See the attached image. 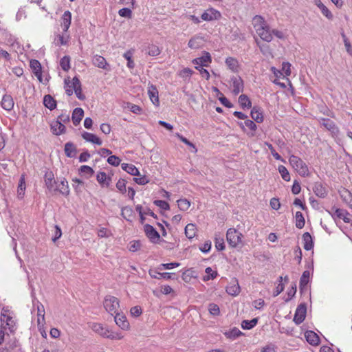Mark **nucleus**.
<instances>
[{"label": "nucleus", "instance_id": "nucleus-13", "mask_svg": "<svg viewBox=\"0 0 352 352\" xmlns=\"http://www.w3.org/2000/svg\"><path fill=\"white\" fill-rule=\"evenodd\" d=\"M204 38L199 35H195L188 41V45L191 49H199L204 45Z\"/></svg>", "mask_w": 352, "mask_h": 352}, {"label": "nucleus", "instance_id": "nucleus-46", "mask_svg": "<svg viewBox=\"0 0 352 352\" xmlns=\"http://www.w3.org/2000/svg\"><path fill=\"white\" fill-rule=\"evenodd\" d=\"M133 211L130 207H124L122 209V216L127 221H131V218L133 217Z\"/></svg>", "mask_w": 352, "mask_h": 352}, {"label": "nucleus", "instance_id": "nucleus-36", "mask_svg": "<svg viewBox=\"0 0 352 352\" xmlns=\"http://www.w3.org/2000/svg\"><path fill=\"white\" fill-rule=\"evenodd\" d=\"M52 129L54 134L60 135L65 132V126L61 122L56 121L55 123L52 124Z\"/></svg>", "mask_w": 352, "mask_h": 352}, {"label": "nucleus", "instance_id": "nucleus-32", "mask_svg": "<svg viewBox=\"0 0 352 352\" xmlns=\"http://www.w3.org/2000/svg\"><path fill=\"white\" fill-rule=\"evenodd\" d=\"M148 94L153 104L159 103L158 91L155 86L151 85L148 87Z\"/></svg>", "mask_w": 352, "mask_h": 352}, {"label": "nucleus", "instance_id": "nucleus-29", "mask_svg": "<svg viewBox=\"0 0 352 352\" xmlns=\"http://www.w3.org/2000/svg\"><path fill=\"white\" fill-rule=\"evenodd\" d=\"M252 118L257 123H261L263 121V116L260 109L257 107H254L251 111Z\"/></svg>", "mask_w": 352, "mask_h": 352}, {"label": "nucleus", "instance_id": "nucleus-33", "mask_svg": "<svg viewBox=\"0 0 352 352\" xmlns=\"http://www.w3.org/2000/svg\"><path fill=\"white\" fill-rule=\"evenodd\" d=\"M226 64L228 67L234 72H236L239 68L238 60L232 57H228L226 59Z\"/></svg>", "mask_w": 352, "mask_h": 352}, {"label": "nucleus", "instance_id": "nucleus-8", "mask_svg": "<svg viewBox=\"0 0 352 352\" xmlns=\"http://www.w3.org/2000/svg\"><path fill=\"white\" fill-rule=\"evenodd\" d=\"M114 315V320L116 324L122 330H128L129 329V322L127 321L126 316L121 314L120 311Z\"/></svg>", "mask_w": 352, "mask_h": 352}, {"label": "nucleus", "instance_id": "nucleus-10", "mask_svg": "<svg viewBox=\"0 0 352 352\" xmlns=\"http://www.w3.org/2000/svg\"><path fill=\"white\" fill-rule=\"evenodd\" d=\"M212 61L210 54L205 52L204 55L197 58L192 60L193 64L196 65L195 67H207Z\"/></svg>", "mask_w": 352, "mask_h": 352}, {"label": "nucleus", "instance_id": "nucleus-42", "mask_svg": "<svg viewBox=\"0 0 352 352\" xmlns=\"http://www.w3.org/2000/svg\"><path fill=\"white\" fill-rule=\"evenodd\" d=\"M314 192L319 197H324L327 195L326 189L320 184L314 186Z\"/></svg>", "mask_w": 352, "mask_h": 352}, {"label": "nucleus", "instance_id": "nucleus-53", "mask_svg": "<svg viewBox=\"0 0 352 352\" xmlns=\"http://www.w3.org/2000/svg\"><path fill=\"white\" fill-rule=\"evenodd\" d=\"M206 273L208 274L207 276L204 277L205 280H208L210 279H214L217 276V272L213 271L211 267H208L206 269Z\"/></svg>", "mask_w": 352, "mask_h": 352}, {"label": "nucleus", "instance_id": "nucleus-59", "mask_svg": "<svg viewBox=\"0 0 352 352\" xmlns=\"http://www.w3.org/2000/svg\"><path fill=\"white\" fill-rule=\"evenodd\" d=\"M124 336L120 332H113L109 330L108 333V338L111 340H122Z\"/></svg>", "mask_w": 352, "mask_h": 352}, {"label": "nucleus", "instance_id": "nucleus-52", "mask_svg": "<svg viewBox=\"0 0 352 352\" xmlns=\"http://www.w3.org/2000/svg\"><path fill=\"white\" fill-rule=\"evenodd\" d=\"M180 265L179 263H162L158 267V270H170Z\"/></svg>", "mask_w": 352, "mask_h": 352}, {"label": "nucleus", "instance_id": "nucleus-43", "mask_svg": "<svg viewBox=\"0 0 352 352\" xmlns=\"http://www.w3.org/2000/svg\"><path fill=\"white\" fill-rule=\"evenodd\" d=\"M310 277V272L309 270H305L303 272L300 279V288L302 289L304 287H305L307 283H309Z\"/></svg>", "mask_w": 352, "mask_h": 352}, {"label": "nucleus", "instance_id": "nucleus-24", "mask_svg": "<svg viewBox=\"0 0 352 352\" xmlns=\"http://www.w3.org/2000/svg\"><path fill=\"white\" fill-rule=\"evenodd\" d=\"M93 64L102 69H107V66L108 65L106 59L100 55H95L92 59Z\"/></svg>", "mask_w": 352, "mask_h": 352}, {"label": "nucleus", "instance_id": "nucleus-56", "mask_svg": "<svg viewBox=\"0 0 352 352\" xmlns=\"http://www.w3.org/2000/svg\"><path fill=\"white\" fill-rule=\"evenodd\" d=\"M120 162V159L116 155H110L107 159V162L114 166H118Z\"/></svg>", "mask_w": 352, "mask_h": 352}, {"label": "nucleus", "instance_id": "nucleus-17", "mask_svg": "<svg viewBox=\"0 0 352 352\" xmlns=\"http://www.w3.org/2000/svg\"><path fill=\"white\" fill-rule=\"evenodd\" d=\"M307 341L311 345L316 346L320 342V338L317 333L313 331H307L305 333Z\"/></svg>", "mask_w": 352, "mask_h": 352}, {"label": "nucleus", "instance_id": "nucleus-20", "mask_svg": "<svg viewBox=\"0 0 352 352\" xmlns=\"http://www.w3.org/2000/svg\"><path fill=\"white\" fill-rule=\"evenodd\" d=\"M83 116H84L83 109L80 107L76 108L73 111L72 117L73 124L75 126H77L78 124H79V123L80 122V121L82 120V119L83 118Z\"/></svg>", "mask_w": 352, "mask_h": 352}, {"label": "nucleus", "instance_id": "nucleus-39", "mask_svg": "<svg viewBox=\"0 0 352 352\" xmlns=\"http://www.w3.org/2000/svg\"><path fill=\"white\" fill-rule=\"evenodd\" d=\"M239 102L242 108H250L252 107V102L249 98L245 95L242 94L239 98Z\"/></svg>", "mask_w": 352, "mask_h": 352}, {"label": "nucleus", "instance_id": "nucleus-50", "mask_svg": "<svg viewBox=\"0 0 352 352\" xmlns=\"http://www.w3.org/2000/svg\"><path fill=\"white\" fill-rule=\"evenodd\" d=\"M80 171L82 174L85 175L87 177H91L94 173V170L89 166L83 165L80 168Z\"/></svg>", "mask_w": 352, "mask_h": 352}, {"label": "nucleus", "instance_id": "nucleus-55", "mask_svg": "<svg viewBox=\"0 0 352 352\" xmlns=\"http://www.w3.org/2000/svg\"><path fill=\"white\" fill-rule=\"evenodd\" d=\"M244 124L252 131L251 136H254V132L257 129L256 124L251 120H246Z\"/></svg>", "mask_w": 352, "mask_h": 352}, {"label": "nucleus", "instance_id": "nucleus-11", "mask_svg": "<svg viewBox=\"0 0 352 352\" xmlns=\"http://www.w3.org/2000/svg\"><path fill=\"white\" fill-rule=\"evenodd\" d=\"M320 124L325 127L328 131H331L332 134L337 135L339 133V129L336 125L335 122L330 119L322 118L321 119Z\"/></svg>", "mask_w": 352, "mask_h": 352}, {"label": "nucleus", "instance_id": "nucleus-5", "mask_svg": "<svg viewBox=\"0 0 352 352\" xmlns=\"http://www.w3.org/2000/svg\"><path fill=\"white\" fill-rule=\"evenodd\" d=\"M119 302V300L116 297L107 296L105 297L104 300V307L107 311L113 316L120 311Z\"/></svg>", "mask_w": 352, "mask_h": 352}, {"label": "nucleus", "instance_id": "nucleus-15", "mask_svg": "<svg viewBox=\"0 0 352 352\" xmlns=\"http://www.w3.org/2000/svg\"><path fill=\"white\" fill-rule=\"evenodd\" d=\"M240 287L236 278L232 280L230 285L226 287V292L232 296H236L240 293Z\"/></svg>", "mask_w": 352, "mask_h": 352}, {"label": "nucleus", "instance_id": "nucleus-63", "mask_svg": "<svg viewBox=\"0 0 352 352\" xmlns=\"http://www.w3.org/2000/svg\"><path fill=\"white\" fill-rule=\"evenodd\" d=\"M154 204L157 206L165 210H169L170 208L169 204L163 200H155L154 201Z\"/></svg>", "mask_w": 352, "mask_h": 352}, {"label": "nucleus", "instance_id": "nucleus-19", "mask_svg": "<svg viewBox=\"0 0 352 352\" xmlns=\"http://www.w3.org/2000/svg\"><path fill=\"white\" fill-rule=\"evenodd\" d=\"M82 137L87 142H89L97 145H101L102 143V140L98 137L91 133L85 131L82 133Z\"/></svg>", "mask_w": 352, "mask_h": 352}, {"label": "nucleus", "instance_id": "nucleus-40", "mask_svg": "<svg viewBox=\"0 0 352 352\" xmlns=\"http://www.w3.org/2000/svg\"><path fill=\"white\" fill-rule=\"evenodd\" d=\"M196 234V227L192 223H188L185 228V234L188 239H192Z\"/></svg>", "mask_w": 352, "mask_h": 352}, {"label": "nucleus", "instance_id": "nucleus-2", "mask_svg": "<svg viewBox=\"0 0 352 352\" xmlns=\"http://www.w3.org/2000/svg\"><path fill=\"white\" fill-rule=\"evenodd\" d=\"M289 162L292 166L298 172V173L303 177L308 176L309 169L307 164L299 157L291 155Z\"/></svg>", "mask_w": 352, "mask_h": 352}, {"label": "nucleus", "instance_id": "nucleus-27", "mask_svg": "<svg viewBox=\"0 0 352 352\" xmlns=\"http://www.w3.org/2000/svg\"><path fill=\"white\" fill-rule=\"evenodd\" d=\"M62 25L63 31L67 32L70 26L72 21V14L69 11H65L62 16Z\"/></svg>", "mask_w": 352, "mask_h": 352}, {"label": "nucleus", "instance_id": "nucleus-22", "mask_svg": "<svg viewBox=\"0 0 352 352\" xmlns=\"http://www.w3.org/2000/svg\"><path fill=\"white\" fill-rule=\"evenodd\" d=\"M96 179L98 182L102 186L109 187L111 181L110 177H107L104 172H99L97 174Z\"/></svg>", "mask_w": 352, "mask_h": 352}, {"label": "nucleus", "instance_id": "nucleus-61", "mask_svg": "<svg viewBox=\"0 0 352 352\" xmlns=\"http://www.w3.org/2000/svg\"><path fill=\"white\" fill-rule=\"evenodd\" d=\"M192 74L193 71L191 69L186 67L179 72V76L184 78L187 77H190Z\"/></svg>", "mask_w": 352, "mask_h": 352}, {"label": "nucleus", "instance_id": "nucleus-57", "mask_svg": "<svg viewBox=\"0 0 352 352\" xmlns=\"http://www.w3.org/2000/svg\"><path fill=\"white\" fill-rule=\"evenodd\" d=\"M126 183L125 179H120L116 184V188L122 193H124L126 192Z\"/></svg>", "mask_w": 352, "mask_h": 352}, {"label": "nucleus", "instance_id": "nucleus-45", "mask_svg": "<svg viewBox=\"0 0 352 352\" xmlns=\"http://www.w3.org/2000/svg\"><path fill=\"white\" fill-rule=\"evenodd\" d=\"M60 65L63 70L67 72L70 69V58L67 56H65L60 59Z\"/></svg>", "mask_w": 352, "mask_h": 352}, {"label": "nucleus", "instance_id": "nucleus-51", "mask_svg": "<svg viewBox=\"0 0 352 352\" xmlns=\"http://www.w3.org/2000/svg\"><path fill=\"white\" fill-rule=\"evenodd\" d=\"M123 56L127 60V67L129 69H133L135 63L132 60V53L130 51H127L124 54Z\"/></svg>", "mask_w": 352, "mask_h": 352}, {"label": "nucleus", "instance_id": "nucleus-23", "mask_svg": "<svg viewBox=\"0 0 352 352\" xmlns=\"http://www.w3.org/2000/svg\"><path fill=\"white\" fill-rule=\"evenodd\" d=\"M37 323L39 327H43L45 323V309L44 306L40 303L37 307Z\"/></svg>", "mask_w": 352, "mask_h": 352}, {"label": "nucleus", "instance_id": "nucleus-30", "mask_svg": "<svg viewBox=\"0 0 352 352\" xmlns=\"http://www.w3.org/2000/svg\"><path fill=\"white\" fill-rule=\"evenodd\" d=\"M302 239L304 241V248L306 250H311L314 248V242L312 237L309 232H305L302 235Z\"/></svg>", "mask_w": 352, "mask_h": 352}, {"label": "nucleus", "instance_id": "nucleus-62", "mask_svg": "<svg viewBox=\"0 0 352 352\" xmlns=\"http://www.w3.org/2000/svg\"><path fill=\"white\" fill-rule=\"evenodd\" d=\"M118 14L120 16L122 17L131 18L132 12L131 9L128 8H122L118 11Z\"/></svg>", "mask_w": 352, "mask_h": 352}, {"label": "nucleus", "instance_id": "nucleus-12", "mask_svg": "<svg viewBox=\"0 0 352 352\" xmlns=\"http://www.w3.org/2000/svg\"><path fill=\"white\" fill-rule=\"evenodd\" d=\"M231 80L233 86L232 92L236 96L243 90V81L241 77L236 76L232 77Z\"/></svg>", "mask_w": 352, "mask_h": 352}, {"label": "nucleus", "instance_id": "nucleus-41", "mask_svg": "<svg viewBox=\"0 0 352 352\" xmlns=\"http://www.w3.org/2000/svg\"><path fill=\"white\" fill-rule=\"evenodd\" d=\"M296 228L301 229L305 226V218L301 212H296Z\"/></svg>", "mask_w": 352, "mask_h": 352}, {"label": "nucleus", "instance_id": "nucleus-3", "mask_svg": "<svg viewBox=\"0 0 352 352\" xmlns=\"http://www.w3.org/2000/svg\"><path fill=\"white\" fill-rule=\"evenodd\" d=\"M243 234L235 228H229L226 232V239L232 248L243 245Z\"/></svg>", "mask_w": 352, "mask_h": 352}, {"label": "nucleus", "instance_id": "nucleus-7", "mask_svg": "<svg viewBox=\"0 0 352 352\" xmlns=\"http://www.w3.org/2000/svg\"><path fill=\"white\" fill-rule=\"evenodd\" d=\"M144 230L146 236L151 240V242L156 243L159 241L160 238V234L152 226L149 224L144 225Z\"/></svg>", "mask_w": 352, "mask_h": 352}, {"label": "nucleus", "instance_id": "nucleus-48", "mask_svg": "<svg viewBox=\"0 0 352 352\" xmlns=\"http://www.w3.org/2000/svg\"><path fill=\"white\" fill-rule=\"evenodd\" d=\"M58 183V181H56L54 179H53L50 182L51 185L45 184L46 188L51 194L54 195L57 192Z\"/></svg>", "mask_w": 352, "mask_h": 352}, {"label": "nucleus", "instance_id": "nucleus-54", "mask_svg": "<svg viewBox=\"0 0 352 352\" xmlns=\"http://www.w3.org/2000/svg\"><path fill=\"white\" fill-rule=\"evenodd\" d=\"M208 310H209L210 314L213 316H218L220 313L219 306L214 303L209 304Z\"/></svg>", "mask_w": 352, "mask_h": 352}, {"label": "nucleus", "instance_id": "nucleus-49", "mask_svg": "<svg viewBox=\"0 0 352 352\" xmlns=\"http://www.w3.org/2000/svg\"><path fill=\"white\" fill-rule=\"evenodd\" d=\"M278 171L282 177V178L285 180V181H289L290 180V175H289V173L287 170V169L283 165H280L278 166Z\"/></svg>", "mask_w": 352, "mask_h": 352}, {"label": "nucleus", "instance_id": "nucleus-47", "mask_svg": "<svg viewBox=\"0 0 352 352\" xmlns=\"http://www.w3.org/2000/svg\"><path fill=\"white\" fill-rule=\"evenodd\" d=\"M177 205L181 210L186 211L189 208L190 203L186 199H181L177 201Z\"/></svg>", "mask_w": 352, "mask_h": 352}, {"label": "nucleus", "instance_id": "nucleus-31", "mask_svg": "<svg viewBox=\"0 0 352 352\" xmlns=\"http://www.w3.org/2000/svg\"><path fill=\"white\" fill-rule=\"evenodd\" d=\"M122 168L131 175H139L140 173L138 168L131 164L123 163L121 165Z\"/></svg>", "mask_w": 352, "mask_h": 352}, {"label": "nucleus", "instance_id": "nucleus-6", "mask_svg": "<svg viewBox=\"0 0 352 352\" xmlns=\"http://www.w3.org/2000/svg\"><path fill=\"white\" fill-rule=\"evenodd\" d=\"M306 314H307L306 305L305 303L300 304L296 308V312L294 314V322L296 324H301L305 318Z\"/></svg>", "mask_w": 352, "mask_h": 352}, {"label": "nucleus", "instance_id": "nucleus-64", "mask_svg": "<svg viewBox=\"0 0 352 352\" xmlns=\"http://www.w3.org/2000/svg\"><path fill=\"white\" fill-rule=\"evenodd\" d=\"M130 313L134 317L140 316L142 313V308L140 306H135L131 308Z\"/></svg>", "mask_w": 352, "mask_h": 352}, {"label": "nucleus", "instance_id": "nucleus-18", "mask_svg": "<svg viewBox=\"0 0 352 352\" xmlns=\"http://www.w3.org/2000/svg\"><path fill=\"white\" fill-rule=\"evenodd\" d=\"M14 100L11 96L4 95L1 100V106L6 111H10L14 107Z\"/></svg>", "mask_w": 352, "mask_h": 352}, {"label": "nucleus", "instance_id": "nucleus-21", "mask_svg": "<svg viewBox=\"0 0 352 352\" xmlns=\"http://www.w3.org/2000/svg\"><path fill=\"white\" fill-rule=\"evenodd\" d=\"M148 274L153 278H157V279L164 278V279H166V280H169V279L173 278V276L174 275V274H172V273H168V272L160 273V272H156L155 270H150L148 271Z\"/></svg>", "mask_w": 352, "mask_h": 352}, {"label": "nucleus", "instance_id": "nucleus-60", "mask_svg": "<svg viewBox=\"0 0 352 352\" xmlns=\"http://www.w3.org/2000/svg\"><path fill=\"white\" fill-rule=\"evenodd\" d=\"M266 144V146L268 147V148L270 149L272 155H273V157L277 160H283L281 156L276 152L274 148L273 147L272 144H271L270 143H268V142H265V143Z\"/></svg>", "mask_w": 352, "mask_h": 352}, {"label": "nucleus", "instance_id": "nucleus-37", "mask_svg": "<svg viewBox=\"0 0 352 352\" xmlns=\"http://www.w3.org/2000/svg\"><path fill=\"white\" fill-rule=\"evenodd\" d=\"M258 320L257 318H253L251 320H244L241 322V327L243 329H251L257 324Z\"/></svg>", "mask_w": 352, "mask_h": 352}, {"label": "nucleus", "instance_id": "nucleus-16", "mask_svg": "<svg viewBox=\"0 0 352 352\" xmlns=\"http://www.w3.org/2000/svg\"><path fill=\"white\" fill-rule=\"evenodd\" d=\"M30 67L34 75L38 78L40 82L42 81L41 65L37 60H32L30 61Z\"/></svg>", "mask_w": 352, "mask_h": 352}, {"label": "nucleus", "instance_id": "nucleus-44", "mask_svg": "<svg viewBox=\"0 0 352 352\" xmlns=\"http://www.w3.org/2000/svg\"><path fill=\"white\" fill-rule=\"evenodd\" d=\"M160 52L161 51L157 46L151 45L147 47L146 53L149 56H156L160 54Z\"/></svg>", "mask_w": 352, "mask_h": 352}, {"label": "nucleus", "instance_id": "nucleus-35", "mask_svg": "<svg viewBox=\"0 0 352 352\" xmlns=\"http://www.w3.org/2000/svg\"><path fill=\"white\" fill-rule=\"evenodd\" d=\"M65 153L68 157H75L76 153L75 146L71 142L66 143L65 145Z\"/></svg>", "mask_w": 352, "mask_h": 352}, {"label": "nucleus", "instance_id": "nucleus-1", "mask_svg": "<svg viewBox=\"0 0 352 352\" xmlns=\"http://www.w3.org/2000/svg\"><path fill=\"white\" fill-rule=\"evenodd\" d=\"M252 23L256 32L263 41L268 43L272 41V30L263 17L256 15L253 18Z\"/></svg>", "mask_w": 352, "mask_h": 352}, {"label": "nucleus", "instance_id": "nucleus-58", "mask_svg": "<svg viewBox=\"0 0 352 352\" xmlns=\"http://www.w3.org/2000/svg\"><path fill=\"white\" fill-rule=\"evenodd\" d=\"M242 334L241 331L237 328H234L230 331L226 333L228 338H235Z\"/></svg>", "mask_w": 352, "mask_h": 352}, {"label": "nucleus", "instance_id": "nucleus-26", "mask_svg": "<svg viewBox=\"0 0 352 352\" xmlns=\"http://www.w3.org/2000/svg\"><path fill=\"white\" fill-rule=\"evenodd\" d=\"M57 192H60L63 195H68L69 193V189L68 182L65 179H63L58 183Z\"/></svg>", "mask_w": 352, "mask_h": 352}, {"label": "nucleus", "instance_id": "nucleus-4", "mask_svg": "<svg viewBox=\"0 0 352 352\" xmlns=\"http://www.w3.org/2000/svg\"><path fill=\"white\" fill-rule=\"evenodd\" d=\"M1 322L6 323L11 332L16 328V320L14 314L7 308H3L1 314Z\"/></svg>", "mask_w": 352, "mask_h": 352}, {"label": "nucleus", "instance_id": "nucleus-38", "mask_svg": "<svg viewBox=\"0 0 352 352\" xmlns=\"http://www.w3.org/2000/svg\"><path fill=\"white\" fill-rule=\"evenodd\" d=\"M25 190V176L23 175H21L19 183L17 188V193L19 198H23Z\"/></svg>", "mask_w": 352, "mask_h": 352}, {"label": "nucleus", "instance_id": "nucleus-9", "mask_svg": "<svg viewBox=\"0 0 352 352\" xmlns=\"http://www.w3.org/2000/svg\"><path fill=\"white\" fill-rule=\"evenodd\" d=\"M220 16H221V13L219 11H217L213 8H210V9H208L206 11H205L201 14V17L204 21H210L218 19L220 18Z\"/></svg>", "mask_w": 352, "mask_h": 352}, {"label": "nucleus", "instance_id": "nucleus-28", "mask_svg": "<svg viewBox=\"0 0 352 352\" xmlns=\"http://www.w3.org/2000/svg\"><path fill=\"white\" fill-rule=\"evenodd\" d=\"M43 104L50 110H54L56 107V101L50 95H46L43 98Z\"/></svg>", "mask_w": 352, "mask_h": 352}, {"label": "nucleus", "instance_id": "nucleus-34", "mask_svg": "<svg viewBox=\"0 0 352 352\" xmlns=\"http://www.w3.org/2000/svg\"><path fill=\"white\" fill-rule=\"evenodd\" d=\"M214 243L217 250H223L225 249L223 236L221 233L215 234Z\"/></svg>", "mask_w": 352, "mask_h": 352}, {"label": "nucleus", "instance_id": "nucleus-14", "mask_svg": "<svg viewBox=\"0 0 352 352\" xmlns=\"http://www.w3.org/2000/svg\"><path fill=\"white\" fill-rule=\"evenodd\" d=\"M90 327L94 332L98 333L101 336L106 338H108V333H109V330L107 328H106L105 327H104L102 324L93 323L90 326Z\"/></svg>", "mask_w": 352, "mask_h": 352}, {"label": "nucleus", "instance_id": "nucleus-25", "mask_svg": "<svg viewBox=\"0 0 352 352\" xmlns=\"http://www.w3.org/2000/svg\"><path fill=\"white\" fill-rule=\"evenodd\" d=\"M315 4L321 10L323 15H324L328 19H333V14L322 3L320 0H314Z\"/></svg>", "mask_w": 352, "mask_h": 352}]
</instances>
